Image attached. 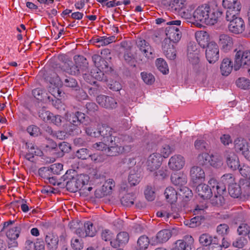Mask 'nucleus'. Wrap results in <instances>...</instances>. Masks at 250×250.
Segmentation results:
<instances>
[{
  "label": "nucleus",
  "mask_w": 250,
  "mask_h": 250,
  "mask_svg": "<svg viewBox=\"0 0 250 250\" xmlns=\"http://www.w3.org/2000/svg\"><path fill=\"white\" fill-rule=\"evenodd\" d=\"M199 53L195 44L190 43L188 46L187 56L189 61L193 64L196 63L199 61Z\"/></svg>",
  "instance_id": "obj_19"
},
{
  "label": "nucleus",
  "mask_w": 250,
  "mask_h": 250,
  "mask_svg": "<svg viewBox=\"0 0 250 250\" xmlns=\"http://www.w3.org/2000/svg\"><path fill=\"white\" fill-rule=\"evenodd\" d=\"M233 68V64L231 60L229 58H225L223 60L220 65V70L222 75L227 76L231 72Z\"/></svg>",
  "instance_id": "obj_28"
},
{
  "label": "nucleus",
  "mask_w": 250,
  "mask_h": 250,
  "mask_svg": "<svg viewBox=\"0 0 250 250\" xmlns=\"http://www.w3.org/2000/svg\"><path fill=\"white\" fill-rule=\"evenodd\" d=\"M161 3L166 7H173L176 5L180 7V4H183L182 0H161Z\"/></svg>",
  "instance_id": "obj_52"
},
{
  "label": "nucleus",
  "mask_w": 250,
  "mask_h": 250,
  "mask_svg": "<svg viewBox=\"0 0 250 250\" xmlns=\"http://www.w3.org/2000/svg\"><path fill=\"white\" fill-rule=\"evenodd\" d=\"M62 69L66 73L72 75H78L81 71L79 67L75 63L73 64L72 61L68 60L64 62Z\"/></svg>",
  "instance_id": "obj_24"
},
{
  "label": "nucleus",
  "mask_w": 250,
  "mask_h": 250,
  "mask_svg": "<svg viewBox=\"0 0 250 250\" xmlns=\"http://www.w3.org/2000/svg\"><path fill=\"white\" fill-rule=\"evenodd\" d=\"M124 58L125 61L131 66L136 67L135 59L130 51L125 52Z\"/></svg>",
  "instance_id": "obj_55"
},
{
  "label": "nucleus",
  "mask_w": 250,
  "mask_h": 250,
  "mask_svg": "<svg viewBox=\"0 0 250 250\" xmlns=\"http://www.w3.org/2000/svg\"><path fill=\"white\" fill-rule=\"evenodd\" d=\"M195 38L198 44L203 48H205L208 45L209 36L208 33L205 31H199L195 33Z\"/></svg>",
  "instance_id": "obj_25"
},
{
  "label": "nucleus",
  "mask_w": 250,
  "mask_h": 250,
  "mask_svg": "<svg viewBox=\"0 0 250 250\" xmlns=\"http://www.w3.org/2000/svg\"><path fill=\"white\" fill-rule=\"evenodd\" d=\"M238 234L241 235H247L250 234V227L245 223H241L237 229Z\"/></svg>",
  "instance_id": "obj_50"
},
{
  "label": "nucleus",
  "mask_w": 250,
  "mask_h": 250,
  "mask_svg": "<svg viewBox=\"0 0 250 250\" xmlns=\"http://www.w3.org/2000/svg\"><path fill=\"white\" fill-rule=\"evenodd\" d=\"M138 167H136L131 169L129 172L128 181L131 186H135L141 181V174L138 171Z\"/></svg>",
  "instance_id": "obj_23"
},
{
  "label": "nucleus",
  "mask_w": 250,
  "mask_h": 250,
  "mask_svg": "<svg viewBox=\"0 0 250 250\" xmlns=\"http://www.w3.org/2000/svg\"><path fill=\"white\" fill-rule=\"evenodd\" d=\"M236 85L242 89H247L250 88V80L245 77H241L236 81Z\"/></svg>",
  "instance_id": "obj_46"
},
{
  "label": "nucleus",
  "mask_w": 250,
  "mask_h": 250,
  "mask_svg": "<svg viewBox=\"0 0 250 250\" xmlns=\"http://www.w3.org/2000/svg\"><path fill=\"white\" fill-rule=\"evenodd\" d=\"M222 15V12L211 9L208 4H205L199 6L194 11L193 17L196 21L207 25H213Z\"/></svg>",
  "instance_id": "obj_1"
},
{
  "label": "nucleus",
  "mask_w": 250,
  "mask_h": 250,
  "mask_svg": "<svg viewBox=\"0 0 250 250\" xmlns=\"http://www.w3.org/2000/svg\"><path fill=\"white\" fill-rule=\"evenodd\" d=\"M162 49L166 57L174 60L176 58L177 51L176 48L168 39H165L162 42Z\"/></svg>",
  "instance_id": "obj_11"
},
{
  "label": "nucleus",
  "mask_w": 250,
  "mask_h": 250,
  "mask_svg": "<svg viewBox=\"0 0 250 250\" xmlns=\"http://www.w3.org/2000/svg\"><path fill=\"white\" fill-rule=\"evenodd\" d=\"M219 44L225 52L230 50L233 45L232 39L227 34H221L219 36Z\"/></svg>",
  "instance_id": "obj_20"
},
{
  "label": "nucleus",
  "mask_w": 250,
  "mask_h": 250,
  "mask_svg": "<svg viewBox=\"0 0 250 250\" xmlns=\"http://www.w3.org/2000/svg\"><path fill=\"white\" fill-rule=\"evenodd\" d=\"M250 65V50H239L235 55L234 69L237 71L241 66Z\"/></svg>",
  "instance_id": "obj_4"
},
{
  "label": "nucleus",
  "mask_w": 250,
  "mask_h": 250,
  "mask_svg": "<svg viewBox=\"0 0 250 250\" xmlns=\"http://www.w3.org/2000/svg\"><path fill=\"white\" fill-rule=\"evenodd\" d=\"M104 72V70L96 68L91 71V73L92 74L93 78H94L95 80L105 82H108V78L110 77V74L107 73V72H105V74Z\"/></svg>",
  "instance_id": "obj_27"
},
{
  "label": "nucleus",
  "mask_w": 250,
  "mask_h": 250,
  "mask_svg": "<svg viewBox=\"0 0 250 250\" xmlns=\"http://www.w3.org/2000/svg\"><path fill=\"white\" fill-rule=\"evenodd\" d=\"M96 101L101 106L106 108H113L117 106V102L112 97L105 95H99Z\"/></svg>",
  "instance_id": "obj_14"
},
{
  "label": "nucleus",
  "mask_w": 250,
  "mask_h": 250,
  "mask_svg": "<svg viewBox=\"0 0 250 250\" xmlns=\"http://www.w3.org/2000/svg\"><path fill=\"white\" fill-rule=\"evenodd\" d=\"M135 198L132 193L125 194L121 199V204L124 206L130 207L134 204Z\"/></svg>",
  "instance_id": "obj_42"
},
{
  "label": "nucleus",
  "mask_w": 250,
  "mask_h": 250,
  "mask_svg": "<svg viewBox=\"0 0 250 250\" xmlns=\"http://www.w3.org/2000/svg\"><path fill=\"white\" fill-rule=\"evenodd\" d=\"M206 57L210 63H214L219 58V47L216 43L211 42L206 46Z\"/></svg>",
  "instance_id": "obj_6"
},
{
  "label": "nucleus",
  "mask_w": 250,
  "mask_h": 250,
  "mask_svg": "<svg viewBox=\"0 0 250 250\" xmlns=\"http://www.w3.org/2000/svg\"><path fill=\"white\" fill-rule=\"evenodd\" d=\"M234 145L235 151L242 154L249 146L246 140L241 138L236 139L234 141Z\"/></svg>",
  "instance_id": "obj_34"
},
{
  "label": "nucleus",
  "mask_w": 250,
  "mask_h": 250,
  "mask_svg": "<svg viewBox=\"0 0 250 250\" xmlns=\"http://www.w3.org/2000/svg\"><path fill=\"white\" fill-rule=\"evenodd\" d=\"M86 118L85 115L80 111L70 114L68 121L71 125L70 126L71 128H70L68 131L70 132L75 130L77 126L80 125L81 124H83L86 120ZM87 118L88 117H87Z\"/></svg>",
  "instance_id": "obj_9"
},
{
  "label": "nucleus",
  "mask_w": 250,
  "mask_h": 250,
  "mask_svg": "<svg viewBox=\"0 0 250 250\" xmlns=\"http://www.w3.org/2000/svg\"><path fill=\"white\" fill-rule=\"evenodd\" d=\"M195 148L200 152H204L209 149V145L202 139L196 140L194 144Z\"/></svg>",
  "instance_id": "obj_39"
},
{
  "label": "nucleus",
  "mask_w": 250,
  "mask_h": 250,
  "mask_svg": "<svg viewBox=\"0 0 250 250\" xmlns=\"http://www.w3.org/2000/svg\"><path fill=\"white\" fill-rule=\"evenodd\" d=\"M136 45L141 54L146 58H153L154 50L148 42L139 38L136 41Z\"/></svg>",
  "instance_id": "obj_8"
},
{
  "label": "nucleus",
  "mask_w": 250,
  "mask_h": 250,
  "mask_svg": "<svg viewBox=\"0 0 250 250\" xmlns=\"http://www.w3.org/2000/svg\"><path fill=\"white\" fill-rule=\"evenodd\" d=\"M111 75H110V77L108 78V81L106 82L109 88L110 89L115 91H118L122 89L121 84L116 81H114L113 80H111Z\"/></svg>",
  "instance_id": "obj_51"
},
{
  "label": "nucleus",
  "mask_w": 250,
  "mask_h": 250,
  "mask_svg": "<svg viewBox=\"0 0 250 250\" xmlns=\"http://www.w3.org/2000/svg\"><path fill=\"white\" fill-rule=\"evenodd\" d=\"M235 181V178L231 173H226L224 174L221 177V184L226 185H228L229 186L233 183Z\"/></svg>",
  "instance_id": "obj_48"
},
{
  "label": "nucleus",
  "mask_w": 250,
  "mask_h": 250,
  "mask_svg": "<svg viewBox=\"0 0 250 250\" xmlns=\"http://www.w3.org/2000/svg\"><path fill=\"white\" fill-rule=\"evenodd\" d=\"M214 196L211 199V203L214 206H221L225 203V199L222 195L224 192H220V193L215 191Z\"/></svg>",
  "instance_id": "obj_43"
},
{
  "label": "nucleus",
  "mask_w": 250,
  "mask_h": 250,
  "mask_svg": "<svg viewBox=\"0 0 250 250\" xmlns=\"http://www.w3.org/2000/svg\"><path fill=\"white\" fill-rule=\"evenodd\" d=\"M155 64L157 69L163 74H166L168 73V65L164 59L162 58L157 59L156 60Z\"/></svg>",
  "instance_id": "obj_40"
},
{
  "label": "nucleus",
  "mask_w": 250,
  "mask_h": 250,
  "mask_svg": "<svg viewBox=\"0 0 250 250\" xmlns=\"http://www.w3.org/2000/svg\"><path fill=\"white\" fill-rule=\"evenodd\" d=\"M224 7L227 9L226 18H231L239 14L241 5L238 0H223Z\"/></svg>",
  "instance_id": "obj_3"
},
{
  "label": "nucleus",
  "mask_w": 250,
  "mask_h": 250,
  "mask_svg": "<svg viewBox=\"0 0 250 250\" xmlns=\"http://www.w3.org/2000/svg\"><path fill=\"white\" fill-rule=\"evenodd\" d=\"M68 179L69 180L66 183L67 190L72 192H75L78 191L77 181H76L75 177L72 176Z\"/></svg>",
  "instance_id": "obj_45"
},
{
  "label": "nucleus",
  "mask_w": 250,
  "mask_h": 250,
  "mask_svg": "<svg viewBox=\"0 0 250 250\" xmlns=\"http://www.w3.org/2000/svg\"><path fill=\"white\" fill-rule=\"evenodd\" d=\"M77 185L78 186V190H84L86 189V185L89 182V177L86 174H80L74 176Z\"/></svg>",
  "instance_id": "obj_30"
},
{
  "label": "nucleus",
  "mask_w": 250,
  "mask_h": 250,
  "mask_svg": "<svg viewBox=\"0 0 250 250\" xmlns=\"http://www.w3.org/2000/svg\"><path fill=\"white\" fill-rule=\"evenodd\" d=\"M240 184L243 186V189L244 190V193L246 195L248 196L250 195V177L249 180H241Z\"/></svg>",
  "instance_id": "obj_63"
},
{
  "label": "nucleus",
  "mask_w": 250,
  "mask_h": 250,
  "mask_svg": "<svg viewBox=\"0 0 250 250\" xmlns=\"http://www.w3.org/2000/svg\"><path fill=\"white\" fill-rule=\"evenodd\" d=\"M230 23L228 25V28L230 32L238 34L242 33L245 29L244 22L242 18L236 16H232L231 18H226Z\"/></svg>",
  "instance_id": "obj_5"
},
{
  "label": "nucleus",
  "mask_w": 250,
  "mask_h": 250,
  "mask_svg": "<svg viewBox=\"0 0 250 250\" xmlns=\"http://www.w3.org/2000/svg\"><path fill=\"white\" fill-rule=\"evenodd\" d=\"M185 164L184 157L181 155H174L170 157L168 162L169 167L173 170L181 169Z\"/></svg>",
  "instance_id": "obj_13"
},
{
  "label": "nucleus",
  "mask_w": 250,
  "mask_h": 250,
  "mask_svg": "<svg viewBox=\"0 0 250 250\" xmlns=\"http://www.w3.org/2000/svg\"><path fill=\"white\" fill-rule=\"evenodd\" d=\"M145 195L148 201H153L155 198V194L152 187L147 186L145 190Z\"/></svg>",
  "instance_id": "obj_54"
},
{
  "label": "nucleus",
  "mask_w": 250,
  "mask_h": 250,
  "mask_svg": "<svg viewBox=\"0 0 250 250\" xmlns=\"http://www.w3.org/2000/svg\"><path fill=\"white\" fill-rule=\"evenodd\" d=\"M74 60L81 71L83 72L87 69L88 63L85 57L81 55H76L74 57Z\"/></svg>",
  "instance_id": "obj_35"
},
{
  "label": "nucleus",
  "mask_w": 250,
  "mask_h": 250,
  "mask_svg": "<svg viewBox=\"0 0 250 250\" xmlns=\"http://www.w3.org/2000/svg\"><path fill=\"white\" fill-rule=\"evenodd\" d=\"M106 143L107 144V146L106 153L107 155L110 156H116L122 152V147L118 146L116 144L115 141H113L112 143Z\"/></svg>",
  "instance_id": "obj_31"
},
{
  "label": "nucleus",
  "mask_w": 250,
  "mask_h": 250,
  "mask_svg": "<svg viewBox=\"0 0 250 250\" xmlns=\"http://www.w3.org/2000/svg\"><path fill=\"white\" fill-rule=\"evenodd\" d=\"M247 243L246 238L243 237H239L236 239L232 243V246L239 249L243 248Z\"/></svg>",
  "instance_id": "obj_58"
},
{
  "label": "nucleus",
  "mask_w": 250,
  "mask_h": 250,
  "mask_svg": "<svg viewBox=\"0 0 250 250\" xmlns=\"http://www.w3.org/2000/svg\"><path fill=\"white\" fill-rule=\"evenodd\" d=\"M38 172L39 175L44 179H47L50 176H52V174L49 167H41L39 169Z\"/></svg>",
  "instance_id": "obj_60"
},
{
  "label": "nucleus",
  "mask_w": 250,
  "mask_h": 250,
  "mask_svg": "<svg viewBox=\"0 0 250 250\" xmlns=\"http://www.w3.org/2000/svg\"><path fill=\"white\" fill-rule=\"evenodd\" d=\"M181 21L180 20L172 21L167 23L169 26L166 28V34L167 38L169 40V42H178L182 37L181 32L179 28L174 25L180 26Z\"/></svg>",
  "instance_id": "obj_2"
},
{
  "label": "nucleus",
  "mask_w": 250,
  "mask_h": 250,
  "mask_svg": "<svg viewBox=\"0 0 250 250\" xmlns=\"http://www.w3.org/2000/svg\"><path fill=\"white\" fill-rule=\"evenodd\" d=\"M62 83L64 86L71 88L76 87L78 85L76 79L70 77L65 78Z\"/></svg>",
  "instance_id": "obj_59"
},
{
  "label": "nucleus",
  "mask_w": 250,
  "mask_h": 250,
  "mask_svg": "<svg viewBox=\"0 0 250 250\" xmlns=\"http://www.w3.org/2000/svg\"><path fill=\"white\" fill-rule=\"evenodd\" d=\"M150 244L149 239L146 235L140 236L137 241L136 250H146Z\"/></svg>",
  "instance_id": "obj_36"
},
{
  "label": "nucleus",
  "mask_w": 250,
  "mask_h": 250,
  "mask_svg": "<svg viewBox=\"0 0 250 250\" xmlns=\"http://www.w3.org/2000/svg\"><path fill=\"white\" fill-rule=\"evenodd\" d=\"M90 156L89 151L86 148H83L80 149L76 152V156L83 160L86 159L87 158L89 157Z\"/></svg>",
  "instance_id": "obj_56"
},
{
  "label": "nucleus",
  "mask_w": 250,
  "mask_h": 250,
  "mask_svg": "<svg viewBox=\"0 0 250 250\" xmlns=\"http://www.w3.org/2000/svg\"><path fill=\"white\" fill-rule=\"evenodd\" d=\"M71 230L81 237H86L85 230L83 228V224L78 222L72 221L68 224Z\"/></svg>",
  "instance_id": "obj_26"
},
{
  "label": "nucleus",
  "mask_w": 250,
  "mask_h": 250,
  "mask_svg": "<svg viewBox=\"0 0 250 250\" xmlns=\"http://www.w3.org/2000/svg\"><path fill=\"white\" fill-rule=\"evenodd\" d=\"M46 247L49 250H56L58 248V237L52 233H47L45 237Z\"/></svg>",
  "instance_id": "obj_21"
},
{
  "label": "nucleus",
  "mask_w": 250,
  "mask_h": 250,
  "mask_svg": "<svg viewBox=\"0 0 250 250\" xmlns=\"http://www.w3.org/2000/svg\"><path fill=\"white\" fill-rule=\"evenodd\" d=\"M52 113L49 111L42 109L39 112V116L45 122L49 123Z\"/></svg>",
  "instance_id": "obj_61"
},
{
  "label": "nucleus",
  "mask_w": 250,
  "mask_h": 250,
  "mask_svg": "<svg viewBox=\"0 0 250 250\" xmlns=\"http://www.w3.org/2000/svg\"><path fill=\"white\" fill-rule=\"evenodd\" d=\"M49 167L50 168L52 175H59L60 174L62 170L63 166L61 164L56 163L51 165L50 167Z\"/></svg>",
  "instance_id": "obj_57"
},
{
  "label": "nucleus",
  "mask_w": 250,
  "mask_h": 250,
  "mask_svg": "<svg viewBox=\"0 0 250 250\" xmlns=\"http://www.w3.org/2000/svg\"><path fill=\"white\" fill-rule=\"evenodd\" d=\"M98 137L102 136L103 141L105 143H112L115 141L116 137L113 136V129L106 124H102L98 127Z\"/></svg>",
  "instance_id": "obj_7"
},
{
  "label": "nucleus",
  "mask_w": 250,
  "mask_h": 250,
  "mask_svg": "<svg viewBox=\"0 0 250 250\" xmlns=\"http://www.w3.org/2000/svg\"><path fill=\"white\" fill-rule=\"evenodd\" d=\"M190 176L194 183H198L205 179V174L201 167L193 166L190 169Z\"/></svg>",
  "instance_id": "obj_15"
},
{
  "label": "nucleus",
  "mask_w": 250,
  "mask_h": 250,
  "mask_svg": "<svg viewBox=\"0 0 250 250\" xmlns=\"http://www.w3.org/2000/svg\"><path fill=\"white\" fill-rule=\"evenodd\" d=\"M208 158L209 155L208 153L202 152L200 153L197 157L198 163L200 165H205L209 160Z\"/></svg>",
  "instance_id": "obj_53"
},
{
  "label": "nucleus",
  "mask_w": 250,
  "mask_h": 250,
  "mask_svg": "<svg viewBox=\"0 0 250 250\" xmlns=\"http://www.w3.org/2000/svg\"><path fill=\"white\" fill-rule=\"evenodd\" d=\"M209 157L210 160L208 161V163L212 167L219 168L223 166V162L221 156L217 154H212Z\"/></svg>",
  "instance_id": "obj_38"
},
{
  "label": "nucleus",
  "mask_w": 250,
  "mask_h": 250,
  "mask_svg": "<svg viewBox=\"0 0 250 250\" xmlns=\"http://www.w3.org/2000/svg\"><path fill=\"white\" fill-rule=\"evenodd\" d=\"M92 59L96 68L104 70L105 72L111 69L110 67H108V63L100 55L94 54L92 56Z\"/></svg>",
  "instance_id": "obj_22"
},
{
  "label": "nucleus",
  "mask_w": 250,
  "mask_h": 250,
  "mask_svg": "<svg viewBox=\"0 0 250 250\" xmlns=\"http://www.w3.org/2000/svg\"><path fill=\"white\" fill-rule=\"evenodd\" d=\"M129 238V235L126 232H120L117 235L116 239L110 242V245L112 247L117 248L125 245L128 242Z\"/></svg>",
  "instance_id": "obj_18"
},
{
  "label": "nucleus",
  "mask_w": 250,
  "mask_h": 250,
  "mask_svg": "<svg viewBox=\"0 0 250 250\" xmlns=\"http://www.w3.org/2000/svg\"><path fill=\"white\" fill-rule=\"evenodd\" d=\"M162 164L161 155L158 153H153L148 157L147 162V169L154 171L158 169Z\"/></svg>",
  "instance_id": "obj_10"
},
{
  "label": "nucleus",
  "mask_w": 250,
  "mask_h": 250,
  "mask_svg": "<svg viewBox=\"0 0 250 250\" xmlns=\"http://www.w3.org/2000/svg\"><path fill=\"white\" fill-rule=\"evenodd\" d=\"M171 181L175 186L182 187L187 182L186 175L183 173H175L171 176Z\"/></svg>",
  "instance_id": "obj_29"
},
{
  "label": "nucleus",
  "mask_w": 250,
  "mask_h": 250,
  "mask_svg": "<svg viewBox=\"0 0 250 250\" xmlns=\"http://www.w3.org/2000/svg\"><path fill=\"white\" fill-rule=\"evenodd\" d=\"M224 157L228 167L233 170L239 168V161L237 156L232 151L227 150L225 152Z\"/></svg>",
  "instance_id": "obj_12"
},
{
  "label": "nucleus",
  "mask_w": 250,
  "mask_h": 250,
  "mask_svg": "<svg viewBox=\"0 0 250 250\" xmlns=\"http://www.w3.org/2000/svg\"><path fill=\"white\" fill-rule=\"evenodd\" d=\"M21 230V226L20 225H19L18 226H17L11 229H10L6 232V236L10 239L15 240L19 236Z\"/></svg>",
  "instance_id": "obj_41"
},
{
  "label": "nucleus",
  "mask_w": 250,
  "mask_h": 250,
  "mask_svg": "<svg viewBox=\"0 0 250 250\" xmlns=\"http://www.w3.org/2000/svg\"><path fill=\"white\" fill-rule=\"evenodd\" d=\"M141 76L142 80L146 84L151 85L155 82V78L151 73L143 72L141 73Z\"/></svg>",
  "instance_id": "obj_49"
},
{
  "label": "nucleus",
  "mask_w": 250,
  "mask_h": 250,
  "mask_svg": "<svg viewBox=\"0 0 250 250\" xmlns=\"http://www.w3.org/2000/svg\"><path fill=\"white\" fill-rule=\"evenodd\" d=\"M213 237L208 233H203L199 238L200 243L203 246H208L211 243Z\"/></svg>",
  "instance_id": "obj_47"
},
{
  "label": "nucleus",
  "mask_w": 250,
  "mask_h": 250,
  "mask_svg": "<svg viewBox=\"0 0 250 250\" xmlns=\"http://www.w3.org/2000/svg\"><path fill=\"white\" fill-rule=\"evenodd\" d=\"M83 228L85 230V237H93L95 235L96 230L92 223L87 222L84 223Z\"/></svg>",
  "instance_id": "obj_44"
},
{
  "label": "nucleus",
  "mask_w": 250,
  "mask_h": 250,
  "mask_svg": "<svg viewBox=\"0 0 250 250\" xmlns=\"http://www.w3.org/2000/svg\"><path fill=\"white\" fill-rule=\"evenodd\" d=\"M208 185H209L211 189H212L213 193H215L216 191L219 193L226 191V186L223 184H221V183H218L217 180L214 178H211L208 181Z\"/></svg>",
  "instance_id": "obj_33"
},
{
  "label": "nucleus",
  "mask_w": 250,
  "mask_h": 250,
  "mask_svg": "<svg viewBox=\"0 0 250 250\" xmlns=\"http://www.w3.org/2000/svg\"><path fill=\"white\" fill-rule=\"evenodd\" d=\"M209 250H222L221 243L218 238L213 237L211 243L209 246Z\"/></svg>",
  "instance_id": "obj_62"
},
{
  "label": "nucleus",
  "mask_w": 250,
  "mask_h": 250,
  "mask_svg": "<svg viewBox=\"0 0 250 250\" xmlns=\"http://www.w3.org/2000/svg\"><path fill=\"white\" fill-rule=\"evenodd\" d=\"M164 195L167 202L172 204L177 200V194L176 190L171 187L166 188Z\"/></svg>",
  "instance_id": "obj_32"
},
{
  "label": "nucleus",
  "mask_w": 250,
  "mask_h": 250,
  "mask_svg": "<svg viewBox=\"0 0 250 250\" xmlns=\"http://www.w3.org/2000/svg\"><path fill=\"white\" fill-rule=\"evenodd\" d=\"M196 192L203 199H208L212 196L213 191L209 185L205 184H199L196 188Z\"/></svg>",
  "instance_id": "obj_16"
},
{
  "label": "nucleus",
  "mask_w": 250,
  "mask_h": 250,
  "mask_svg": "<svg viewBox=\"0 0 250 250\" xmlns=\"http://www.w3.org/2000/svg\"><path fill=\"white\" fill-rule=\"evenodd\" d=\"M171 236L169 229H164L159 231L156 236L152 238V245L166 242Z\"/></svg>",
  "instance_id": "obj_17"
},
{
  "label": "nucleus",
  "mask_w": 250,
  "mask_h": 250,
  "mask_svg": "<svg viewBox=\"0 0 250 250\" xmlns=\"http://www.w3.org/2000/svg\"><path fill=\"white\" fill-rule=\"evenodd\" d=\"M28 133L32 136L36 137L41 134L40 129L36 125H30L27 128Z\"/></svg>",
  "instance_id": "obj_64"
},
{
  "label": "nucleus",
  "mask_w": 250,
  "mask_h": 250,
  "mask_svg": "<svg viewBox=\"0 0 250 250\" xmlns=\"http://www.w3.org/2000/svg\"><path fill=\"white\" fill-rule=\"evenodd\" d=\"M228 190L229 195L234 198L239 197L242 193V188L240 185L236 183L229 185Z\"/></svg>",
  "instance_id": "obj_37"
}]
</instances>
